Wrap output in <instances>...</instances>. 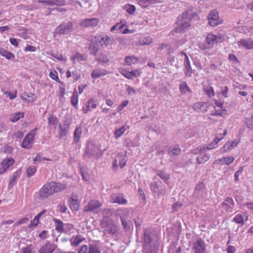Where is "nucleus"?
Returning <instances> with one entry per match:
<instances>
[{"instance_id": "bf43d9fd", "label": "nucleus", "mask_w": 253, "mask_h": 253, "mask_svg": "<svg viewBox=\"0 0 253 253\" xmlns=\"http://www.w3.org/2000/svg\"><path fill=\"white\" fill-rule=\"evenodd\" d=\"M40 218V217L38 215H37L34 217V219L32 221H31L30 227H31V226H36L37 225H38V224H39Z\"/></svg>"}, {"instance_id": "79ce46f5", "label": "nucleus", "mask_w": 253, "mask_h": 253, "mask_svg": "<svg viewBox=\"0 0 253 253\" xmlns=\"http://www.w3.org/2000/svg\"><path fill=\"white\" fill-rule=\"evenodd\" d=\"M22 117H23V113L21 112H17L12 116L10 120L12 122H16Z\"/></svg>"}, {"instance_id": "4d7b16f0", "label": "nucleus", "mask_w": 253, "mask_h": 253, "mask_svg": "<svg viewBox=\"0 0 253 253\" xmlns=\"http://www.w3.org/2000/svg\"><path fill=\"white\" fill-rule=\"evenodd\" d=\"M51 2V5L54 4L57 5H63L65 3V0H52Z\"/></svg>"}, {"instance_id": "052dcab7", "label": "nucleus", "mask_w": 253, "mask_h": 253, "mask_svg": "<svg viewBox=\"0 0 253 253\" xmlns=\"http://www.w3.org/2000/svg\"><path fill=\"white\" fill-rule=\"evenodd\" d=\"M135 11V7L133 5L127 4V13L133 14Z\"/></svg>"}, {"instance_id": "b1692460", "label": "nucleus", "mask_w": 253, "mask_h": 253, "mask_svg": "<svg viewBox=\"0 0 253 253\" xmlns=\"http://www.w3.org/2000/svg\"><path fill=\"white\" fill-rule=\"evenodd\" d=\"M181 149L177 145L170 147L169 149V154L170 156L179 155L181 153Z\"/></svg>"}, {"instance_id": "58836bf2", "label": "nucleus", "mask_w": 253, "mask_h": 253, "mask_svg": "<svg viewBox=\"0 0 253 253\" xmlns=\"http://www.w3.org/2000/svg\"><path fill=\"white\" fill-rule=\"evenodd\" d=\"M78 94L77 90H75L74 94L71 98V103L74 106L76 107L78 104Z\"/></svg>"}, {"instance_id": "de8ad7c7", "label": "nucleus", "mask_w": 253, "mask_h": 253, "mask_svg": "<svg viewBox=\"0 0 253 253\" xmlns=\"http://www.w3.org/2000/svg\"><path fill=\"white\" fill-rule=\"evenodd\" d=\"M82 131L79 128H77L74 132V141L78 142L79 141Z\"/></svg>"}, {"instance_id": "72a5a7b5", "label": "nucleus", "mask_w": 253, "mask_h": 253, "mask_svg": "<svg viewBox=\"0 0 253 253\" xmlns=\"http://www.w3.org/2000/svg\"><path fill=\"white\" fill-rule=\"evenodd\" d=\"M96 107V104L92 100L88 101L86 103V108H83L84 113H86L91 109L95 108Z\"/></svg>"}, {"instance_id": "e2e57ef3", "label": "nucleus", "mask_w": 253, "mask_h": 253, "mask_svg": "<svg viewBox=\"0 0 253 253\" xmlns=\"http://www.w3.org/2000/svg\"><path fill=\"white\" fill-rule=\"evenodd\" d=\"M88 248L86 245H83L79 249V253H87Z\"/></svg>"}, {"instance_id": "0e129e2a", "label": "nucleus", "mask_w": 253, "mask_h": 253, "mask_svg": "<svg viewBox=\"0 0 253 253\" xmlns=\"http://www.w3.org/2000/svg\"><path fill=\"white\" fill-rule=\"evenodd\" d=\"M185 42V40L184 38H181L176 41L175 44L176 48H178L179 46L183 44Z\"/></svg>"}, {"instance_id": "37998d69", "label": "nucleus", "mask_w": 253, "mask_h": 253, "mask_svg": "<svg viewBox=\"0 0 253 253\" xmlns=\"http://www.w3.org/2000/svg\"><path fill=\"white\" fill-rule=\"evenodd\" d=\"M20 173V171L18 170L16 171L13 173L10 179L9 185H14V184L15 183V180L17 179V178L19 176Z\"/></svg>"}, {"instance_id": "774afa93", "label": "nucleus", "mask_w": 253, "mask_h": 253, "mask_svg": "<svg viewBox=\"0 0 253 253\" xmlns=\"http://www.w3.org/2000/svg\"><path fill=\"white\" fill-rule=\"evenodd\" d=\"M244 207H246L249 210L253 211V203L248 202L244 205Z\"/></svg>"}, {"instance_id": "338daca9", "label": "nucleus", "mask_w": 253, "mask_h": 253, "mask_svg": "<svg viewBox=\"0 0 253 253\" xmlns=\"http://www.w3.org/2000/svg\"><path fill=\"white\" fill-rule=\"evenodd\" d=\"M205 91L209 97L213 96L214 95L213 89L212 87H210L209 88L206 89Z\"/></svg>"}, {"instance_id": "e433bc0d", "label": "nucleus", "mask_w": 253, "mask_h": 253, "mask_svg": "<svg viewBox=\"0 0 253 253\" xmlns=\"http://www.w3.org/2000/svg\"><path fill=\"white\" fill-rule=\"evenodd\" d=\"M80 205L77 200L72 199L70 202V207L73 211H77L79 209Z\"/></svg>"}, {"instance_id": "a878e982", "label": "nucleus", "mask_w": 253, "mask_h": 253, "mask_svg": "<svg viewBox=\"0 0 253 253\" xmlns=\"http://www.w3.org/2000/svg\"><path fill=\"white\" fill-rule=\"evenodd\" d=\"M71 59L73 64H76L77 62L84 61L86 60V57L79 53H76L75 55L71 57Z\"/></svg>"}, {"instance_id": "7c9ffc66", "label": "nucleus", "mask_w": 253, "mask_h": 253, "mask_svg": "<svg viewBox=\"0 0 253 253\" xmlns=\"http://www.w3.org/2000/svg\"><path fill=\"white\" fill-rule=\"evenodd\" d=\"M152 39L149 36L142 37L139 39V42L142 45L149 44L152 43Z\"/></svg>"}, {"instance_id": "2f4dec72", "label": "nucleus", "mask_w": 253, "mask_h": 253, "mask_svg": "<svg viewBox=\"0 0 253 253\" xmlns=\"http://www.w3.org/2000/svg\"><path fill=\"white\" fill-rule=\"evenodd\" d=\"M53 221L55 222V229L60 232L64 231V225L63 222L59 219H54Z\"/></svg>"}, {"instance_id": "4be33fe9", "label": "nucleus", "mask_w": 253, "mask_h": 253, "mask_svg": "<svg viewBox=\"0 0 253 253\" xmlns=\"http://www.w3.org/2000/svg\"><path fill=\"white\" fill-rule=\"evenodd\" d=\"M85 239L81 235H77L75 236L72 237L70 240V242L71 243V245L73 246H78L79 245V244L84 240Z\"/></svg>"}, {"instance_id": "f8f14e48", "label": "nucleus", "mask_w": 253, "mask_h": 253, "mask_svg": "<svg viewBox=\"0 0 253 253\" xmlns=\"http://www.w3.org/2000/svg\"><path fill=\"white\" fill-rule=\"evenodd\" d=\"M102 225L105 228V233L110 234H114L117 231V227L111 221H104Z\"/></svg>"}, {"instance_id": "aec40b11", "label": "nucleus", "mask_w": 253, "mask_h": 253, "mask_svg": "<svg viewBox=\"0 0 253 253\" xmlns=\"http://www.w3.org/2000/svg\"><path fill=\"white\" fill-rule=\"evenodd\" d=\"M14 163V160L12 158H8L5 159L3 160L2 163H1V166L2 167V169H3V170L0 171L1 173H3L4 171L6 170L10 166L13 165Z\"/></svg>"}, {"instance_id": "c756f323", "label": "nucleus", "mask_w": 253, "mask_h": 253, "mask_svg": "<svg viewBox=\"0 0 253 253\" xmlns=\"http://www.w3.org/2000/svg\"><path fill=\"white\" fill-rule=\"evenodd\" d=\"M107 71L105 70H94L93 71L91 76L93 78H98L106 75Z\"/></svg>"}, {"instance_id": "6e6552de", "label": "nucleus", "mask_w": 253, "mask_h": 253, "mask_svg": "<svg viewBox=\"0 0 253 253\" xmlns=\"http://www.w3.org/2000/svg\"><path fill=\"white\" fill-rule=\"evenodd\" d=\"M115 31L119 34H126V22L125 20H121L120 22L116 23L115 25L112 26L110 29L111 32H114Z\"/></svg>"}, {"instance_id": "7ed1b4c3", "label": "nucleus", "mask_w": 253, "mask_h": 253, "mask_svg": "<svg viewBox=\"0 0 253 253\" xmlns=\"http://www.w3.org/2000/svg\"><path fill=\"white\" fill-rule=\"evenodd\" d=\"M153 234L146 229L144 233V253H157L159 244L156 240L152 239Z\"/></svg>"}, {"instance_id": "8fccbe9b", "label": "nucleus", "mask_w": 253, "mask_h": 253, "mask_svg": "<svg viewBox=\"0 0 253 253\" xmlns=\"http://www.w3.org/2000/svg\"><path fill=\"white\" fill-rule=\"evenodd\" d=\"M233 220L235 222L238 224H244V219L242 216L240 214L236 215L233 218Z\"/></svg>"}, {"instance_id": "ddd939ff", "label": "nucleus", "mask_w": 253, "mask_h": 253, "mask_svg": "<svg viewBox=\"0 0 253 253\" xmlns=\"http://www.w3.org/2000/svg\"><path fill=\"white\" fill-rule=\"evenodd\" d=\"M210 157V155L206 153L205 148L201 147L199 150V155L197 158V162L201 164L207 162Z\"/></svg>"}, {"instance_id": "09e8293b", "label": "nucleus", "mask_w": 253, "mask_h": 253, "mask_svg": "<svg viewBox=\"0 0 253 253\" xmlns=\"http://www.w3.org/2000/svg\"><path fill=\"white\" fill-rule=\"evenodd\" d=\"M126 131L125 126H122L121 128L116 130L115 132V136L116 138L121 136Z\"/></svg>"}, {"instance_id": "cd10ccee", "label": "nucleus", "mask_w": 253, "mask_h": 253, "mask_svg": "<svg viewBox=\"0 0 253 253\" xmlns=\"http://www.w3.org/2000/svg\"><path fill=\"white\" fill-rule=\"evenodd\" d=\"M179 89L182 94H186L187 92L191 93V91L188 87L187 83L183 81L179 85Z\"/></svg>"}, {"instance_id": "ea45409f", "label": "nucleus", "mask_w": 253, "mask_h": 253, "mask_svg": "<svg viewBox=\"0 0 253 253\" xmlns=\"http://www.w3.org/2000/svg\"><path fill=\"white\" fill-rule=\"evenodd\" d=\"M96 60L103 63H107L109 61L107 55L103 53L100 54L99 56L96 57Z\"/></svg>"}, {"instance_id": "6e6d98bb", "label": "nucleus", "mask_w": 253, "mask_h": 253, "mask_svg": "<svg viewBox=\"0 0 253 253\" xmlns=\"http://www.w3.org/2000/svg\"><path fill=\"white\" fill-rule=\"evenodd\" d=\"M158 175L164 180H167L169 178V174L163 171L159 172Z\"/></svg>"}, {"instance_id": "5701e85b", "label": "nucleus", "mask_w": 253, "mask_h": 253, "mask_svg": "<svg viewBox=\"0 0 253 253\" xmlns=\"http://www.w3.org/2000/svg\"><path fill=\"white\" fill-rule=\"evenodd\" d=\"M234 157L232 156L222 157L220 159L217 160L215 163H220L221 165H228L234 161Z\"/></svg>"}, {"instance_id": "39448f33", "label": "nucleus", "mask_w": 253, "mask_h": 253, "mask_svg": "<svg viewBox=\"0 0 253 253\" xmlns=\"http://www.w3.org/2000/svg\"><path fill=\"white\" fill-rule=\"evenodd\" d=\"M73 27L72 22L64 21L56 27L55 32L59 35H67L73 31Z\"/></svg>"}, {"instance_id": "a19ab883", "label": "nucleus", "mask_w": 253, "mask_h": 253, "mask_svg": "<svg viewBox=\"0 0 253 253\" xmlns=\"http://www.w3.org/2000/svg\"><path fill=\"white\" fill-rule=\"evenodd\" d=\"M67 129L66 128H62L61 125H59V138H62L65 136L67 132Z\"/></svg>"}, {"instance_id": "9d476101", "label": "nucleus", "mask_w": 253, "mask_h": 253, "mask_svg": "<svg viewBox=\"0 0 253 253\" xmlns=\"http://www.w3.org/2000/svg\"><path fill=\"white\" fill-rule=\"evenodd\" d=\"M102 204L99 201L91 200L89 201L87 205L84 207V211L87 212H92L100 208Z\"/></svg>"}, {"instance_id": "9b49d317", "label": "nucleus", "mask_w": 253, "mask_h": 253, "mask_svg": "<svg viewBox=\"0 0 253 253\" xmlns=\"http://www.w3.org/2000/svg\"><path fill=\"white\" fill-rule=\"evenodd\" d=\"M99 22L97 18H88L83 20L80 25L83 27H93L96 26Z\"/></svg>"}, {"instance_id": "680f3d73", "label": "nucleus", "mask_w": 253, "mask_h": 253, "mask_svg": "<svg viewBox=\"0 0 253 253\" xmlns=\"http://www.w3.org/2000/svg\"><path fill=\"white\" fill-rule=\"evenodd\" d=\"M51 55L58 60L62 61L63 60V57L61 53H52Z\"/></svg>"}, {"instance_id": "c9c22d12", "label": "nucleus", "mask_w": 253, "mask_h": 253, "mask_svg": "<svg viewBox=\"0 0 253 253\" xmlns=\"http://www.w3.org/2000/svg\"><path fill=\"white\" fill-rule=\"evenodd\" d=\"M110 38L107 35H104L101 37L100 40V43L102 46H107L110 42Z\"/></svg>"}, {"instance_id": "603ef678", "label": "nucleus", "mask_w": 253, "mask_h": 253, "mask_svg": "<svg viewBox=\"0 0 253 253\" xmlns=\"http://www.w3.org/2000/svg\"><path fill=\"white\" fill-rule=\"evenodd\" d=\"M36 171V168L34 166L29 167L27 170V173L28 177H31Z\"/></svg>"}, {"instance_id": "1a4fd4ad", "label": "nucleus", "mask_w": 253, "mask_h": 253, "mask_svg": "<svg viewBox=\"0 0 253 253\" xmlns=\"http://www.w3.org/2000/svg\"><path fill=\"white\" fill-rule=\"evenodd\" d=\"M208 20L209 24L212 27L216 26L220 24V21L217 11L215 10L211 11L209 14Z\"/></svg>"}, {"instance_id": "20e7f679", "label": "nucleus", "mask_w": 253, "mask_h": 253, "mask_svg": "<svg viewBox=\"0 0 253 253\" xmlns=\"http://www.w3.org/2000/svg\"><path fill=\"white\" fill-rule=\"evenodd\" d=\"M102 154L99 148L92 143L87 145L84 157L90 159H97Z\"/></svg>"}, {"instance_id": "49530a36", "label": "nucleus", "mask_w": 253, "mask_h": 253, "mask_svg": "<svg viewBox=\"0 0 253 253\" xmlns=\"http://www.w3.org/2000/svg\"><path fill=\"white\" fill-rule=\"evenodd\" d=\"M89 253H100L98 247L95 244H91L89 247Z\"/></svg>"}, {"instance_id": "f03ea898", "label": "nucleus", "mask_w": 253, "mask_h": 253, "mask_svg": "<svg viewBox=\"0 0 253 253\" xmlns=\"http://www.w3.org/2000/svg\"><path fill=\"white\" fill-rule=\"evenodd\" d=\"M66 188L64 184L59 182H51L43 185L40 190L39 195L40 198L44 199L55 192H58Z\"/></svg>"}, {"instance_id": "a18cd8bd", "label": "nucleus", "mask_w": 253, "mask_h": 253, "mask_svg": "<svg viewBox=\"0 0 253 253\" xmlns=\"http://www.w3.org/2000/svg\"><path fill=\"white\" fill-rule=\"evenodd\" d=\"M222 208L226 211L232 212L233 211V207L226 203H223L221 205Z\"/></svg>"}, {"instance_id": "f257e3e1", "label": "nucleus", "mask_w": 253, "mask_h": 253, "mask_svg": "<svg viewBox=\"0 0 253 253\" xmlns=\"http://www.w3.org/2000/svg\"><path fill=\"white\" fill-rule=\"evenodd\" d=\"M196 15V12L192 9H188L177 19L176 26L171 32L172 35L176 36L177 33H183L188 31L191 26L189 22Z\"/></svg>"}, {"instance_id": "4c0bfd02", "label": "nucleus", "mask_w": 253, "mask_h": 253, "mask_svg": "<svg viewBox=\"0 0 253 253\" xmlns=\"http://www.w3.org/2000/svg\"><path fill=\"white\" fill-rule=\"evenodd\" d=\"M138 62V58L134 56H127V65H130L131 64H135Z\"/></svg>"}, {"instance_id": "f3484780", "label": "nucleus", "mask_w": 253, "mask_h": 253, "mask_svg": "<svg viewBox=\"0 0 253 253\" xmlns=\"http://www.w3.org/2000/svg\"><path fill=\"white\" fill-rule=\"evenodd\" d=\"M181 54L185 56L184 66H185V74L186 76H190L192 73V70L190 65V62L187 55L181 52Z\"/></svg>"}, {"instance_id": "a211bd4d", "label": "nucleus", "mask_w": 253, "mask_h": 253, "mask_svg": "<svg viewBox=\"0 0 253 253\" xmlns=\"http://www.w3.org/2000/svg\"><path fill=\"white\" fill-rule=\"evenodd\" d=\"M238 44L239 46H242L248 49L253 48V40L248 39H241L238 42Z\"/></svg>"}, {"instance_id": "473e14b6", "label": "nucleus", "mask_w": 253, "mask_h": 253, "mask_svg": "<svg viewBox=\"0 0 253 253\" xmlns=\"http://www.w3.org/2000/svg\"><path fill=\"white\" fill-rule=\"evenodd\" d=\"M0 55L5 57L7 59H12L14 57L13 53L2 48L0 49Z\"/></svg>"}, {"instance_id": "c85d7f7f", "label": "nucleus", "mask_w": 253, "mask_h": 253, "mask_svg": "<svg viewBox=\"0 0 253 253\" xmlns=\"http://www.w3.org/2000/svg\"><path fill=\"white\" fill-rule=\"evenodd\" d=\"M48 121V124L49 126H53L54 128L56 127V126L58 122V120L56 116H54L51 114H49Z\"/></svg>"}, {"instance_id": "3c124183", "label": "nucleus", "mask_w": 253, "mask_h": 253, "mask_svg": "<svg viewBox=\"0 0 253 253\" xmlns=\"http://www.w3.org/2000/svg\"><path fill=\"white\" fill-rule=\"evenodd\" d=\"M43 160L46 161H50L51 160L48 158H45L44 157H42L40 155L38 154L36 156V157L34 159V164H36L38 163H41Z\"/></svg>"}, {"instance_id": "0eeeda50", "label": "nucleus", "mask_w": 253, "mask_h": 253, "mask_svg": "<svg viewBox=\"0 0 253 253\" xmlns=\"http://www.w3.org/2000/svg\"><path fill=\"white\" fill-rule=\"evenodd\" d=\"M191 250L193 253H205L206 251L205 241L202 239H198L193 243Z\"/></svg>"}, {"instance_id": "5fc2aeb1", "label": "nucleus", "mask_w": 253, "mask_h": 253, "mask_svg": "<svg viewBox=\"0 0 253 253\" xmlns=\"http://www.w3.org/2000/svg\"><path fill=\"white\" fill-rule=\"evenodd\" d=\"M246 125L249 128H253V114L251 118H247L246 121Z\"/></svg>"}, {"instance_id": "2eb2a0df", "label": "nucleus", "mask_w": 253, "mask_h": 253, "mask_svg": "<svg viewBox=\"0 0 253 253\" xmlns=\"http://www.w3.org/2000/svg\"><path fill=\"white\" fill-rule=\"evenodd\" d=\"M55 249L54 244L49 242H46L39 250V253H53Z\"/></svg>"}, {"instance_id": "bb28decb", "label": "nucleus", "mask_w": 253, "mask_h": 253, "mask_svg": "<svg viewBox=\"0 0 253 253\" xmlns=\"http://www.w3.org/2000/svg\"><path fill=\"white\" fill-rule=\"evenodd\" d=\"M238 141L236 140L234 141H230L227 142L224 145V147L222 148H226V150H223V152L228 151L232 150L235 148L237 144H238Z\"/></svg>"}, {"instance_id": "393cba45", "label": "nucleus", "mask_w": 253, "mask_h": 253, "mask_svg": "<svg viewBox=\"0 0 253 253\" xmlns=\"http://www.w3.org/2000/svg\"><path fill=\"white\" fill-rule=\"evenodd\" d=\"M142 73L140 70L136 69L130 72L127 71V79L133 80L139 77Z\"/></svg>"}, {"instance_id": "69168bd1", "label": "nucleus", "mask_w": 253, "mask_h": 253, "mask_svg": "<svg viewBox=\"0 0 253 253\" xmlns=\"http://www.w3.org/2000/svg\"><path fill=\"white\" fill-rule=\"evenodd\" d=\"M217 146H216L213 142H211L207 146L203 147V148H205V150H211L216 148Z\"/></svg>"}, {"instance_id": "dca6fc26", "label": "nucleus", "mask_w": 253, "mask_h": 253, "mask_svg": "<svg viewBox=\"0 0 253 253\" xmlns=\"http://www.w3.org/2000/svg\"><path fill=\"white\" fill-rule=\"evenodd\" d=\"M205 193V185L203 183L199 182L195 187L194 196L197 198L204 197Z\"/></svg>"}, {"instance_id": "6ab92c4d", "label": "nucleus", "mask_w": 253, "mask_h": 253, "mask_svg": "<svg viewBox=\"0 0 253 253\" xmlns=\"http://www.w3.org/2000/svg\"><path fill=\"white\" fill-rule=\"evenodd\" d=\"M111 201L112 203H118L120 204H125L126 202V199L121 194H113L111 196Z\"/></svg>"}, {"instance_id": "f704fd0d", "label": "nucleus", "mask_w": 253, "mask_h": 253, "mask_svg": "<svg viewBox=\"0 0 253 253\" xmlns=\"http://www.w3.org/2000/svg\"><path fill=\"white\" fill-rule=\"evenodd\" d=\"M89 50L91 54L96 56L98 51V45L97 43H92L89 46Z\"/></svg>"}, {"instance_id": "412c9836", "label": "nucleus", "mask_w": 253, "mask_h": 253, "mask_svg": "<svg viewBox=\"0 0 253 253\" xmlns=\"http://www.w3.org/2000/svg\"><path fill=\"white\" fill-rule=\"evenodd\" d=\"M21 98L26 102H33L36 98L35 94L32 93L23 92L21 94Z\"/></svg>"}, {"instance_id": "4468645a", "label": "nucleus", "mask_w": 253, "mask_h": 253, "mask_svg": "<svg viewBox=\"0 0 253 253\" xmlns=\"http://www.w3.org/2000/svg\"><path fill=\"white\" fill-rule=\"evenodd\" d=\"M34 133H29L26 135L22 143V147L29 148L32 147L34 141Z\"/></svg>"}, {"instance_id": "c03bdc74", "label": "nucleus", "mask_w": 253, "mask_h": 253, "mask_svg": "<svg viewBox=\"0 0 253 253\" xmlns=\"http://www.w3.org/2000/svg\"><path fill=\"white\" fill-rule=\"evenodd\" d=\"M205 103L202 102H197L193 105V109L197 111L200 112L203 110Z\"/></svg>"}, {"instance_id": "423d86ee", "label": "nucleus", "mask_w": 253, "mask_h": 253, "mask_svg": "<svg viewBox=\"0 0 253 253\" xmlns=\"http://www.w3.org/2000/svg\"><path fill=\"white\" fill-rule=\"evenodd\" d=\"M224 40V37L221 35H215L213 34H209L206 38V43L209 45V47L211 48L214 44L221 42Z\"/></svg>"}, {"instance_id": "13d9d810", "label": "nucleus", "mask_w": 253, "mask_h": 253, "mask_svg": "<svg viewBox=\"0 0 253 253\" xmlns=\"http://www.w3.org/2000/svg\"><path fill=\"white\" fill-rule=\"evenodd\" d=\"M183 206V204L180 203H176L172 206V211L176 212L181 208Z\"/></svg>"}, {"instance_id": "864d4df0", "label": "nucleus", "mask_w": 253, "mask_h": 253, "mask_svg": "<svg viewBox=\"0 0 253 253\" xmlns=\"http://www.w3.org/2000/svg\"><path fill=\"white\" fill-rule=\"evenodd\" d=\"M121 157H122V156H120V155H119L117 156V159L120 161L119 166H120V168L122 169L126 165V160L125 159V157H123L122 159H121Z\"/></svg>"}]
</instances>
